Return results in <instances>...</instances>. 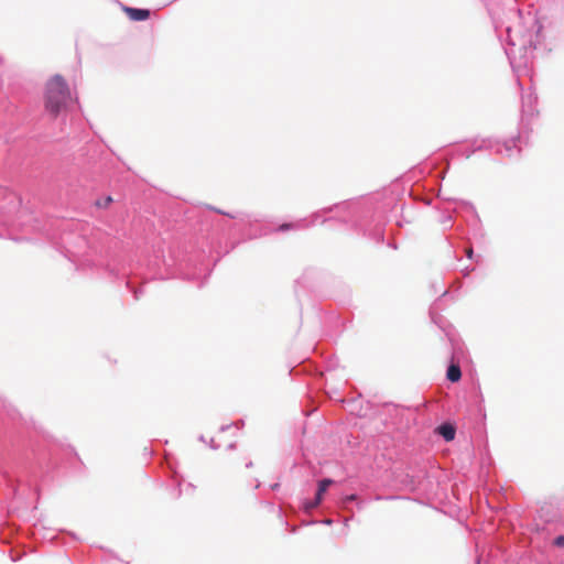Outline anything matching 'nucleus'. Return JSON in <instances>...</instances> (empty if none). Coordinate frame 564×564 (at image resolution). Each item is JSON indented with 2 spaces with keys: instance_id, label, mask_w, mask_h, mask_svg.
<instances>
[{
  "instance_id": "4",
  "label": "nucleus",
  "mask_w": 564,
  "mask_h": 564,
  "mask_svg": "<svg viewBox=\"0 0 564 564\" xmlns=\"http://www.w3.org/2000/svg\"><path fill=\"white\" fill-rule=\"evenodd\" d=\"M332 484H333V480L328 479V478L327 479H323V480L319 481L318 489H317V492H316V501L314 502L313 506H317L322 501L324 492L327 490V488Z\"/></svg>"
},
{
  "instance_id": "11",
  "label": "nucleus",
  "mask_w": 564,
  "mask_h": 564,
  "mask_svg": "<svg viewBox=\"0 0 564 564\" xmlns=\"http://www.w3.org/2000/svg\"><path fill=\"white\" fill-rule=\"evenodd\" d=\"M348 500H355L356 499V496L355 495H351L347 498Z\"/></svg>"
},
{
  "instance_id": "9",
  "label": "nucleus",
  "mask_w": 564,
  "mask_h": 564,
  "mask_svg": "<svg viewBox=\"0 0 564 564\" xmlns=\"http://www.w3.org/2000/svg\"><path fill=\"white\" fill-rule=\"evenodd\" d=\"M230 431H231L230 427L223 429L221 432H220V436L228 434Z\"/></svg>"
},
{
  "instance_id": "10",
  "label": "nucleus",
  "mask_w": 564,
  "mask_h": 564,
  "mask_svg": "<svg viewBox=\"0 0 564 564\" xmlns=\"http://www.w3.org/2000/svg\"><path fill=\"white\" fill-rule=\"evenodd\" d=\"M471 256H473V249H468V250H467V257H468V258H471Z\"/></svg>"
},
{
  "instance_id": "5",
  "label": "nucleus",
  "mask_w": 564,
  "mask_h": 564,
  "mask_svg": "<svg viewBox=\"0 0 564 564\" xmlns=\"http://www.w3.org/2000/svg\"><path fill=\"white\" fill-rule=\"evenodd\" d=\"M446 377L449 381L456 382L462 377V371L458 365H451L447 369Z\"/></svg>"
},
{
  "instance_id": "3",
  "label": "nucleus",
  "mask_w": 564,
  "mask_h": 564,
  "mask_svg": "<svg viewBox=\"0 0 564 564\" xmlns=\"http://www.w3.org/2000/svg\"><path fill=\"white\" fill-rule=\"evenodd\" d=\"M437 433L442 435L445 441L449 442L455 437V427L448 423H445L437 427Z\"/></svg>"
},
{
  "instance_id": "1",
  "label": "nucleus",
  "mask_w": 564,
  "mask_h": 564,
  "mask_svg": "<svg viewBox=\"0 0 564 564\" xmlns=\"http://www.w3.org/2000/svg\"><path fill=\"white\" fill-rule=\"evenodd\" d=\"M70 100V89L67 82L62 75L52 76L45 84L44 88V107L53 117L66 107Z\"/></svg>"
},
{
  "instance_id": "7",
  "label": "nucleus",
  "mask_w": 564,
  "mask_h": 564,
  "mask_svg": "<svg viewBox=\"0 0 564 564\" xmlns=\"http://www.w3.org/2000/svg\"><path fill=\"white\" fill-rule=\"evenodd\" d=\"M555 544L558 546H564V536L560 535L555 539Z\"/></svg>"
},
{
  "instance_id": "8",
  "label": "nucleus",
  "mask_w": 564,
  "mask_h": 564,
  "mask_svg": "<svg viewBox=\"0 0 564 564\" xmlns=\"http://www.w3.org/2000/svg\"><path fill=\"white\" fill-rule=\"evenodd\" d=\"M291 227H292L291 224H283V225L280 226V230H285V229H289Z\"/></svg>"
},
{
  "instance_id": "6",
  "label": "nucleus",
  "mask_w": 564,
  "mask_h": 564,
  "mask_svg": "<svg viewBox=\"0 0 564 564\" xmlns=\"http://www.w3.org/2000/svg\"><path fill=\"white\" fill-rule=\"evenodd\" d=\"M111 203H112V197L111 196H107L102 202L101 200H97L96 202V206L100 207V208H107Z\"/></svg>"
},
{
  "instance_id": "2",
  "label": "nucleus",
  "mask_w": 564,
  "mask_h": 564,
  "mask_svg": "<svg viewBox=\"0 0 564 564\" xmlns=\"http://www.w3.org/2000/svg\"><path fill=\"white\" fill-rule=\"evenodd\" d=\"M123 12L132 21H144L150 17V11L148 9L123 7Z\"/></svg>"
}]
</instances>
